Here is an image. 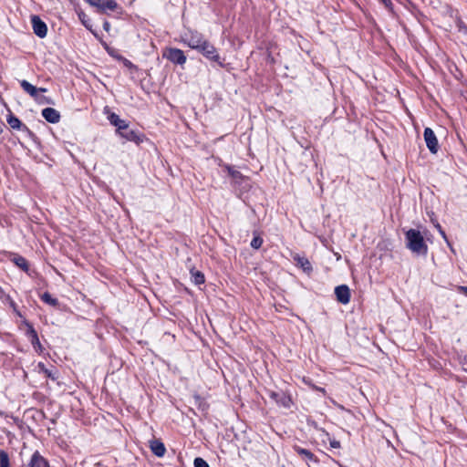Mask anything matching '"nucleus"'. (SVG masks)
Segmentation results:
<instances>
[{"label":"nucleus","mask_w":467,"mask_h":467,"mask_svg":"<svg viewBox=\"0 0 467 467\" xmlns=\"http://www.w3.org/2000/svg\"><path fill=\"white\" fill-rule=\"evenodd\" d=\"M31 24L33 27L34 33L40 38H44L47 34V24L38 16H31Z\"/></svg>","instance_id":"nucleus-10"},{"label":"nucleus","mask_w":467,"mask_h":467,"mask_svg":"<svg viewBox=\"0 0 467 467\" xmlns=\"http://www.w3.org/2000/svg\"><path fill=\"white\" fill-rule=\"evenodd\" d=\"M269 397L280 407L290 409L292 405L291 397L285 392L280 391H270Z\"/></svg>","instance_id":"nucleus-8"},{"label":"nucleus","mask_w":467,"mask_h":467,"mask_svg":"<svg viewBox=\"0 0 467 467\" xmlns=\"http://www.w3.org/2000/svg\"><path fill=\"white\" fill-rule=\"evenodd\" d=\"M196 51L210 62L215 63L220 67H225V58L220 56L217 48L208 39L202 42V45Z\"/></svg>","instance_id":"nucleus-2"},{"label":"nucleus","mask_w":467,"mask_h":467,"mask_svg":"<svg viewBox=\"0 0 467 467\" xmlns=\"http://www.w3.org/2000/svg\"><path fill=\"white\" fill-rule=\"evenodd\" d=\"M121 138L125 139L128 141H133L136 144H140L143 141L144 135L140 132L130 129V126L127 125V130L122 132L118 133Z\"/></svg>","instance_id":"nucleus-11"},{"label":"nucleus","mask_w":467,"mask_h":467,"mask_svg":"<svg viewBox=\"0 0 467 467\" xmlns=\"http://www.w3.org/2000/svg\"><path fill=\"white\" fill-rule=\"evenodd\" d=\"M263 243H264V240L260 236V234L258 232L254 231V237L250 244L251 247L257 250V249L261 248Z\"/></svg>","instance_id":"nucleus-22"},{"label":"nucleus","mask_w":467,"mask_h":467,"mask_svg":"<svg viewBox=\"0 0 467 467\" xmlns=\"http://www.w3.org/2000/svg\"><path fill=\"white\" fill-rule=\"evenodd\" d=\"M11 261L18 266L21 270H23L26 273H28L29 271V265L27 260L19 254H15L14 257L11 259Z\"/></svg>","instance_id":"nucleus-19"},{"label":"nucleus","mask_w":467,"mask_h":467,"mask_svg":"<svg viewBox=\"0 0 467 467\" xmlns=\"http://www.w3.org/2000/svg\"><path fill=\"white\" fill-rule=\"evenodd\" d=\"M20 86L23 88V90L26 93L29 94L35 100L38 102L46 101L47 103H51V100L49 99L39 96V92L45 93L47 91L46 88H36L25 79L20 81Z\"/></svg>","instance_id":"nucleus-4"},{"label":"nucleus","mask_w":467,"mask_h":467,"mask_svg":"<svg viewBox=\"0 0 467 467\" xmlns=\"http://www.w3.org/2000/svg\"><path fill=\"white\" fill-rule=\"evenodd\" d=\"M330 446L333 448H338L340 446V442L337 441H330Z\"/></svg>","instance_id":"nucleus-34"},{"label":"nucleus","mask_w":467,"mask_h":467,"mask_svg":"<svg viewBox=\"0 0 467 467\" xmlns=\"http://www.w3.org/2000/svg\"><path fill=\"white\" fill-rule=\"evenodd\" d=\"M26 326L27 327L26 335L30 339L31 344L36 348V346L41 347L40 341L37 336V332L34 328L31 323L25 321Z\"/></svg>","instance_id":"nucleus-18"},{"label":"nucleus","mask_w":467,"mask_h":467,"mask_svg":"<svg viewBox=\"0 0 467 467\" xmlns=\"http://www.w3.org/2000/svg\"><path fill=\"white\" fill-rule=\"evenodd\" d=\"M182 41L192 49L197 50L206 38L198 31L189 30L182 36Z\"/></svg>","instance_id":"nucleus-3"},{"label":"nucleus","mask_w":467,"mask_h":467,"mask_svg":"<svg viewBox=\"0 0 467 467\" xmlns=\"http://www.w3.org/2000/svg\"><path fill=\"white\" fill-rule=\"evenodd\" d=\"M29 467H49L48 462L36 451L28 464Z\"/></svg>","instance_id":"nucleus-17"},{"label":"nucleus","mask_w":467,"mask_h":467,"mask_svg":"<svg viewBox=\"0 0 467 467\" xmlns=\"http://www.w3.org/2000/svg\"><path fill=\"white\" fill-rule=\"evenodd\" d=\"M0 467H11L9 455L4 450H0Z\"/></svg>","instance_id":"nucleus-23"},{"label":"nucleus","mask_w":467,"mask_h":467,"mask_svg":"<svg viewBox=\"0 0 467 467\" xmlns=\"http://www.w3.org/2000/svg\"><path fill=\"white\" fill-rule=\"evenodd\" d=\"M85 2L97 7L101 13H107L109 11L114 12L121 9L115 0H85Z\"/></svg>","instance_id":"nucleus-6"},{"label":"nucleus","mask_w":467,"mask_h":467,"mask_svg":"<svg viewBox=\"0 0 467 467\" xmlns=\"http://www.w3.org/2000/svg\"><path fill=\"white\" fill-rule=\"evenodd\" d=\"M293 450L306 462H318L317 457L307 449L301 448L298 445H294Z\"/></svg>","instance_id":"nucleus-13"},{"label":"nucleus","mask_w":467,"mask_h":467,"mask_svg":"<svg viewBox=\"0 0 467 467\" xmlns=\"http://www.w3.org/2000/svg\"><path fill=\"white\" fill-rule=\"evenodd\" d=\"M6 121L13 130H22L30 138L35 136L34 132L13 113L6 116Z\"/></svg>","instance_id":"nucleus-7"},{"label":"nucleus","mask_w":467,"mask_h":467,"mask_svg":"<svg viewBox=\"0 0 467 467\" xmlns=\"http://www.w3.org/2000/svg\"><path fill=\"white\" fill-rule=\"evenodd\" d=\"M229 173L234 179H238V178L242 177V173L238 171H234V170L229 169Z\"/></svg>","instance_id":"nucleus-30"},{"label":"nucleus","mask_w":467,"mask_h":467,"mask_svg":"<svg viewBox=\"0 0 467 467\" xmlns=\"http://www.w3.org/2000/svg\"><path fill=\"white\" fill-rule=\"evenodd\" d=\"M335 295L337 300L343 305H347L350 301V289L347 285L336 286Z\"/></svg>","instance_id":"nucleus-12"},{"label":"nucleus","mask_w":467,"mask_h":467,"mask_svg":"<svg viewBox=\"0 0 467 467\" xmlns=\"http://www.w3.org/2000/svg\"><path fill=\"white\" fill-rule=\"evenodd\" d=\"M406 247L418 255H427L428 245L421 233L417 229H409L405 232Z\"/></svg>","instance_id":"nucleus-1"},{"label":"nucleus","mask_w":467,"mask_h":467,"mask_svg":"<svg viewBox=\"0 0 467 467\" xmlns=\"http://www.w3.org/2000/svg\"><path fill=\"white\" fill-rule=\"evenodd\" d=\"M458 291L467 296V286L460 285L458 286Z\"/></svg>","instance_id":"nucleus-31"},{"label":"nucleus","mask_w":467,"mask_h":467,"mask_svg":"<svg viewBox=\"0 0 467 467\" xmlns=\"http://www.w3.org/2000/svg\"><path fill=\"white\" fill-rule=\"evenodd\" d=\"M424 140L426 146L431 153H437L439 150V143L437 137L431 128H425L424 130Z\"/></svg>","instance_id":"nucleus-9"},{"label":"nucleus","mask_w":467,"mask_h":467,"mask_svg":"<svg viewBox=\"0 0 467 467\" xmlns=\"http://www.w3.org/2000/svg\"><path fill=\"white\" fill-rule=\"evenodd\" d=\"M3 300L9 304L10 307H12L13 311L18 317H22L21 313L17 309V306H16V302L12 299V297L9 295H5V297L3 298Z\"/></svg>","instance_id":"nucleus-25"},{"label":"nucleus","mask_w":467,"mask_h":467,"mask_svg":"<svg viewBox=\"0 0 467 467\" xmlns=\"http://www.w3.org/2000/svg\"><path fill=\"white\" fill-rule=\"evenodd\" d=\"M109 121L111 125L115 126L118 124V120L119 119V116L114 112L110 113L108 117Z\"/></svg>","instance_id":"nucleus-28"},{"label":"nucleus","mask_w":467,"mask_h":467,"mask_svg":"<svg viewBox=\"0 0 467 467\" xmlns=\"http://www.w3.org/2000/svg\"><path fill=\"white\" fill-rule=\"evenodd\" d=\"M194 467H210L205 460L201 457H197L193 462Z\"/></svg>","instance_id":"nucleus-27"},{"label":"nucleus","mask_w":467,"mask_h":467,"mask_svg":"<svg viewBox=\"0 0 467 467\" xmlns=\"http://www.w3.org/2000/svg\"><path fill=\"white\" fill-rule=\"evenodd\" d=\"M103 28H104V30H106V31H109V28H110V25H109V23L108 21H105V22H104V24H103Z\"/></svg>","instance_id":"nucleus-35"},{"label":"nucleus","mask_w":467,"mask_h":467,"mask_svg":"<svg viewBox=\"0 0 467 467\" xmlns=\"http://www.w3.org/2000/svg\"><path fill=\"white\" fill-rule=\"evenodd\" d=\"M150 449L151 450L152 453L157 457H162L166 452L164 443L158 439L150 441Z\"/></svg>","instance_id":"nucleus-15"},{"label":"nucleus","mask_w":467,"mask_h":467,"mask_svg":"<svg viewBox=\"0 0 467 467\" xmlns=\"http://www.w3.org/2000/svg\"><path fill=\"white\" fill-rule=\"evenodd\" d=\"M3 132V127L0 125V134Z\"/></svg>","instance_id":"nucleus-37"},{"label":"nucleus","mask_w":467,"mask_h":467,"mask_svg":"<svg viewBox=\"0 0 467 467\" xmlns=\"http://www.w3.org/2000/svg\"><path fill=\"white\" fill-rule=\"evenodd\" d=\"M384 6L391 13H393V4L391 0H379Z\"/></svg>","instance_id":"nucleus-29"},{"label":"nucleus","mask_w":467,"mask_h":467,"mask_svg":"<svg viewBox=\"0 0 467 467\" xmlns=\"http://www.w3.org/2000/svg\"><path fill=\"white\" fill-rule=\"evenodd\" d=\"M293 259L296 266L302 268L305 273L310 274L313 271L312 265L306 257L296 254L293 256Z\"/></svg>","instance_id":"nucleus-16"},{"label":"nucleus","mask_w":467,"mask_h":467,"mask_svg":"<svg viewBox=\"0 0 467 467\" xmlns=\"http://www.w3.org/2000/svg\"><path fill=\"white\" fill-rule=\"evenodd\" d=\"M78 16H79V18H80L81 22L83 23V25H84L87 28H88V24H87V23H86V21H85L86 15H85L84 13H80V14H78Z\"/></svg>","instance_id":"nucleus-32"},{"label":"nucleus","mask_w":467,"mask_h":467,"mask_svg":"<svg viewBox=\"0 0 467 467\" xmlns=\"http://www.w3.org/2000/svg\"><path fill=\"white\" fill-rule=\"evenodd\" d=\"M127 125H129L127 121L119 118V119L118 120V124L115 125V127L117 128V133L122 132L125 130H127Z\"/></svg>","instance_id":"nucleus-26"},{"label":"nucleus","mask_w":467,"mask_h":467,"mask_svg":"<svg viewBox=\"0 0 467 467\" xmlns=\"http://www.w3.org/2000/svg\"><path fill=\"white\" fill-rule=\"evenodd\" d=\"M43 118L49 123L55 124L60 120V113L54 108H45L42 110Z\"/></svg>","instance_id":"nucleus-14"},{"label":"nucleus","mask_w":467,"mask_h":467,"mask_svg":"<svg viewBox=\"0 0 467 467\" xmlns=\"http://www.w3.org/2000/svg\"><path fill=\"white\" fill-rule=\"evenodd\" d=\"M438 229H439V232L440 234H441V236L447 241V236H446V234L445 232L442 230V228L441 227L440 224L437 225Z\"/></svg>","instance_id":"nucleus-33"},{"label":"nucleus","mask_w":467,"mask_h":467,"mask_svg":"<svg viewBox=\"0 0 467 467\" xmlns=\"http://www.w3.org/2000/svg\"><path fill=\"white\" fill-rule=\"evenodd\" d=\"M162 57L175 65L183 66L186 63V56L182 49L176 47H167L162 53Z\"/></svg>","instance_id":"nucleus-5"},{"label":"nucleus","mask_w":467,"mask_h":467,"mask_svg":"<svg viewBox=\"0 0 467 467\" xmlns=\"http://www.w3.org/2000/svg\"><path fill=\"white\" fill-rule=\"evenodd\" d=\"M37 368L40 372L44 373L47 378H49L53 380L57 379V377L52 373L50 369H48L44 363L39 362Z\"/></svg>","instance_id":"nucleus-24"},{"label":"nucleus","mask_w":467,"mask_h":467,"mask_svg":"<svg viewBox=\"0 0 467 467\" xmlns=\"http://www.w3.org/2000/svg\"><path fill=\"white\" fill-rule=\"evenodd\" d=\"M41 300L49 305V306H58L59 303H58V300L55 297H53L51 296L50 293L48 292H45L42 296H41Z\"/></svg>","instance_id":"nucleus-21"},{"label":"nucleus","mask_w":467,"mask_h":467,"mask_svg":"<svg viewBox=\"0 0 467 467\" xmlns=\"http://www.w3.org/2000/svg\"><path fill=\"white\" fill-rule=\"evenodd\" d=\"M191 276H192V282L197 285H202L205 282V277H204L203 273H202L199 270L192 269Z\"/></svg>","instance_id":"nucleus-20"},{"label":"nucleus","mask_w":467,"mask_h":467,"mask_svg":"<svg viewBox=\"0 0 467 467\" xmlns=\"http://www.w3.org/2000/svg\"><path fill=\"white\" fill-rule=\"evenodd\" d=\"M315 389H317V391H320L322 393H326V390L324 388L315 387Z\"/></svg>","instance_id":"nucleus-36"}]
</instances>
